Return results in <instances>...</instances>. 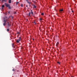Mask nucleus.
<instances>
[{
  "label": "nucleus",
  "instance_id": "nucleus-2",
  "mask_svg": "<svg viewBox=\"0 0 77 77\" xmlns=\"http://www.w3.org/2000/svg\"><path fill=\"white\" fill-rule=\"evenodd\" d=\"M5 19L4 20V23H3V25L4 26H5L6 24V23L7 20H6V19H5V18L4 19Z\"/></svg>",
  "mask_w": 77,
  "mask_h": 77
},
{
  "label": "nucleus",
  "instance_id": "nucleus-3",
  "mask_svg": "<svg viewBox=\"0 0 77 77\" xmlns=\"http://www.w3.org/2000/svg\"><path fill=\"white\" fill-rule=\"evenodd\" d=\"M5 5L6 6V7H8V6H10V5L6 3H5Z\"/></svg>",
  "mask_w": 77,
  "mask_h": 77
},
{
  "label": "nucleus",
  "instance_id": "nucleus-1",
  "mask_svg": "<svg viewBox=\"0 0 77 77\" xmlns=\"http://www.w3.org/2000/svg\"><path fill=\"white\" fill-rule=\"evenodd\" d=\"M6 20L8 26L9 27L11 26V23L10 21H9V19H7Z\"/></svg>",
  "mask_w": 77,
  "mask_h": 77
},
{
  "label": "nucleus",
  "instance_id": "nucleus-16",
  "mask_svg": "<svg viewBox=\"0 0 77 77\" xmlns=\"http://www.w3.org/2000/svg\"><path fill=\"white\" fill-rule=\"evenodd\" d=\"M57 63H58V64H60V63L59 62H57Z\"/></svg>",
  "mask_w": 77,
  "mask_h": 77
},
{
  "label": "nucleus",
  "instance_id": "nucleus-23",
  "mask_svg": "<svg viewBox=\"0 0 77 77\" xmlns=\"http://www.w3.org/2000/svg\"><path fill=\"white\" fill-rule=\"evenodd\" d=\"M42 18H40V20L41 21V20H42Z\"/></svg>",
  "mask_w": 77,
  "mask_h": 77
},
{
  "label": "nucleus",
  "instance_id": "nucleus-22",
  "mask_svg": "<svg viewBox=\"0 0 77 77\" xmlns=\"http://www.w3.org/2000/svg\"><path fill=\"white\" fill-rule=\"evenodd\" d=\"M34 23H35V24H36V23L35 22H34Z\"/></svg>",
  "mask_w": 77,
  "mask_h": 77
},
{
  "label": "nucleus",
  "instance_id": "nucleus-31",
  "mask_svg": "<svg viewBox=\"0 0 77 77\" xmlns=\"http://www.w3.org/2000/svg\"><path fill=\"white\" fill-rule=\"evenodd\" d=\"M74 12V11H72V12Z\"/></svg>",
  "mask_w": 77,
  "mask_h": 77
},
{
  "label": "nucleus",
  "instance_id": "nucleus-21",
  "mask_svg": "<svg viewBox=\"0 0 77 77\" xmlns=\"http://www.w3.org/2000/svg\"><path fill=\"white\" fill-rule=\"evenodd\" d=\"M18 3H19V2H17L16 3V5H18Z\"/></svg>",
  "mask_w": 77,
  "mask_h": 77
},
{
  "label": "nucleus",
  "instance_id": "nucleus-29",
  "mask_svg": "<svg viewBox=\"0 0 77 77\" xmlns=\"http://www.w3.org/2000/svg\"><path fill=\"white\" fill-rule=\"evenodd\" d=\"M5 18H7V17H6V16H5Z\"/></svg>",
  "mask_w": 77,
  "mask_h": 77
},
{
  "label": "nucleus",
  "instance_id": "nucleus-25",
  "mask_svg": "<svg viewBox=\"0 0 77 77\" xmlns=\"http://www.w3.org/2000/svg\"><path fill=\"white\" fill-rule=\"evenodd\" d=\"M12 71H15V70H14V69H13V70H12Z\"/></svg>",
  "mask_w": 77,
  "mask_h": 77
},
{
  "label": "nucleus",
  "instance_id": "nucleus-28",
  "mask_svg": "<svg viewBox=\"0 0 77 77\" xmlns=\"http://www.w3.org/2000/svg\"><path fill=\"white\" fill-rule=\"evenodd\" d=\"M10 12L9 11L8 12V14H10Z\"/></svg>",
  "mask_w": 77,
  "mask_h": 77
},
{
  "label": "nucleus",
  "instance_id": "nucleus-9",
  "mask_svg": "<svg viewBox=\"0 0 77 77\" xmlns=\"http://www.w3.org/2000/svg\"><path fill=\"white\" fill-rule=\"evenodd\" d=\"M5 7V5H2V9H3V8H4Z\"/></svg>",
  "mask_w": 77,
  "mask_h": 77
},
{
  "label": "nucleus",
  "instance_id": "nucleus-8",
  "mask_svg": "<svg viewBox=\"0 0 77 77\" xmlns=\"http://www.w3.org/2000/svg\"><path fill=\"white\" fill-rule=\"evenodd\" d=\"M26 0V1H27V2L28 3H29V5H30V2H29L28 1V0Z\"/></svg>",
  "mask_w": 77,
  "mask_h": 77
},
{
  "label": "nucleus",
  "instance_id": "nucleus-5",
  "mask_svg": "<svg viewBox=\"0 0 77 77\" xmlns=\"http://www.w3.org/2000/svg\"><path fill=\"white\" fill-rule=\"evenodd\" d=\"M20 40L17 39V43H19V42H20Z\"/></svg>",
  "mask_w": 77,
  "mask_h": 77
},
{
  "label": "nucleus",
  "instance_id": "nucleus-24",
  "mask_svg": "<svg viewBox=\"0 0 77 77\" xmlns=\"http://www.w3.org/2000/svg\"><path fill=\"white\" fill-rule=\"evenodd\" d=\"M17 34H20V32H18L17 33Z\"/></svg>",
  "mask_w": 77,
  "mask_h": 77
},
{
  "label": "nucleus",
  "instance_id": "nucleus-32",
  "mask_svg": "<svg viewBox=\"0 0 77 77\" xmlns=\"http://www.w3.org/2000/svg\"><path fill=\"white\" fill-rule=\"evenodd\" d=\"M71 77H74L73 76H72Z\"/></svg>",
  "mask_w": 77,
  "mask_h": 77
},
{
  "label": "nucleus",
  "instance_id": "nucleus-18",
  "mask_svg": "<svg viewBox=\"0 0 77 77\" xmlns=\"http://www.w3.org/2000/svg\"><path fill=\"white\" fill-rule=\"evenodd\" d=\"M21 7H23V4H21Z\"/></svg>",
  "mask_w": 77,
  "mask_h": 77
},
{
  "label": "nucleus",
  "instance_id": "nucleus-12",
  "mask_svg": "<svg viewBox=\"0 0 77 77\" xmlns=\"http://www.w3.org/2000/svg\"><path fill=\"white\" fill-rule=\"evenodd\" d=\"M63 9H61L60 11V12H62L63 11Z\"/></svg>",
  "mask_w": 77,
  "mask_h": 77
},
{
  "label": "nucleus",
  "instance_id": "nucleus-17",
  "mask_svg": "<svg viewBox=\"0 0 77 77\" xmlns=\"http://www.w3.org/2000/svg\"><path fill=\"white\" fill-rule=\"evenodd\" d=\"M4 1L6 2H7V0H4Z\"/></svg>",
  "mask_w": 77,
  "mask_h": 77
},
{
  "label": "nucleus",
  "instance_id": "nucleus-27",
  "mask_svg": "<svg viewBox=\"0 0 77 77\" xmlns=\"http://www.w3.org/2000/svg\"><path fill=\"white\" fill-rule=\"evenodd\" d=\"M28 7V6H27V5H26V7Z\"/></svg>",
  "mask_w": 77,
  "mask_h": 77
},
{
  "label": "nucleus",
  "instance_id": "nucleus-7",
  "mask_svg": "<svg viewBox=\"0 0 77 77\" xmlns=\"http://www.w3.org/2000/svg\"><path fill=\"white\" fill-rule=\"evenodd\" d=\"M33 8H36V6H35V5H33Z\"/></svg>",
  "mask_w": 77,
  "mask_h": 77
},
{
  "label": "nucleus",
  "instance_id": "nucleus-13",
  "mask_svg": "<svg viewBox=\"0 0 77 77\" xmlns=\"http://www.w3.org/2000/svg\"><path fill=\"white\" fill-rule=\"evenodd\" d=\"M19 40H20V41L21 40V37H20L19 38Z\"/></svg>",
  "mask_w": 77,
  "mask_h": 77
},
{
  "label": "nucleus",
  "instance_id": "nucleus-15",
  "mask_svg": "<svg viewBox=\"0 0 77 77\" xmlns=\"http://www.w3.org/2000/svg\"><path fill=\"white\" fill-rule=\"evenodd\" d=\"M30 12H29V16L30 17Z\"/></svg>",
  "mask_w": 77,
  "mask_h": 77
},
{
  "label": "nucleus",
  "instance_id": "nucleus-10",
  "mask_svg": "<svg viewBox=\"0 0 77 77\" xmlns=\"http://www.w3.org/2000/svg\"><path fill=\"white\" fill-rule=\"evenodd\" d=\"M8 7V9H11V6H9Z\"/></svg>",
  "mask_w": 77,
  "mask_h": 77
},
{
  "label": "nucleus",
  "instance_id": "nucleus-35",
  "mask_svg": "<svg viewBox=\"0 0 77 77\" xmlns=\"http://www.w3.org/2000/svg\"><path fill=\"white\" fill-rule=\"evenodd\" d=\"M1 0H0V1H1Z\"/></svg>",
  "mask_w": 77,
  "mask_h": 77
},
{
  "label": "nucleus",
  "instance_id": "nucleus-14",
  "mask_svg": "<svg viewBox=\"0 0 77 77\" xmlns=\"http://www.w3.org/2000/svg\"><path fill=\"white\" fill-rule=\"evenodd\" d=\"M31 14H33V11H32V10H31Z\"/></svg>",
  "mask_w": 77,
  "mask_h": 77
},
{
  "label": "nucleus",
  "instance_id": "nucleus-11",
  "mask_svg": "<svg viewBox=\"0 0 77 77\" xmlns=\"http://www.w3.org/2000/svg\"><path fill=\"white\" fill-rule=\"evenodd\" d=\"M59 45V42H57L56 45V46H57V45Z\"/></svg>",
  "mask_w": 77,
  "mask_h": 77
},
{
  "label": "nucleus",
  "instance_id": "nucleus-6",
  "mask_svg": "<svg viewBox=\"0 0 77 77\" xmlns=\"http://www.w3.org/2000/svg\"><path fill=\"white\" fill-rule=\"evenodd\" d=\"M8 3H11V0H9Z\"/></svg>",
  "mask_w": 77,
  "mask_h": 77
},
{
  "label": "nucleus",
  "instance_id": "nucleus-20",
  "mask_svg": "<svg viewBox=\"0 0 77 77\" xmlns=\"http://www.w3.org/2000/svg\"><path fill=\"white\" fill-rule=\"evenodd\" d=\"M7 31H8V32H9V29H7Z\"/></svg>",
  "mask_w": 77,
  "mask_h": 77
},
{
  "label": "nucleus",
  "instance_id": "nucleus-26",
  "mask_svg": "<svg viewBox=\"0 0 77 77\" xmlns=\"http://www.w3.org/2000/svg\"><path fill=\"white\" fill-rule=\"evenodd\" d=\"M16 14V12H15L14 13V14Z\"/></svg>",
  "mask_w": 77,
  "mask_h": 77
},
{
  "label": "nucleus",
  "instance_id": "nucleus-33",
  "mask_svg": "<svg viewBox=\"0 0 77 77\" xmlns=\"http://www.w3.org/2000/svg\"><path fill=\"white\" fill-rule=\"evenodd\" d=\"M33 40H34V39H33Z\"/></svg>",
  "mask_w": 77,
  "mask_h": 77
},
{
  "label": "nucleus",
  "instance_id": "nucleus-34",
  "mask_svg": "<svg viewBox=\"0 0 77 77\" xmlns=\"http://www.w3.org/2000/svg\"><path fill=\"white\" fill-rule=\"evenodd\" d=\"M27 21H28V20L27 19Z\"/></svg>",
  "mask_w": 77,
  "mask_h": 77
},
{
  "label": "nucleus",
  "instance_id": "nucleus-19",
  "mask_svg": "<svg viewBox=\"0 0 77 77\" xmlns=\"http://www.w3.org/2000/svg\"><path fill=\"white\" fill-rule=\"evenodd\" d=\"M41 15H44V13H42Z\"/></svg>",
  "mask_w": 77,
  "mask_h": 77
},
{
  "label": "nucleus",
  "instance_id": "nucleus-30",
  "mask_svg": "<svg viewBox=\"0 0 77 77\" xmlns=\"http://www.w3.org/2000/svg\"><path fill=\"white\" fill-rule=\"evenodd\" d=\"M4 0H2V2H4Z\"/></svg>",
  "mask_w": 77,
  "mask_h": 77
},
{
  "label": "nucleus",
  "instance_id": "nucleus-4",
  "mask_svg": "<svg viewBox=\"0 0 77 77\" xmlns=\"http://www.w3.org/2000/svg\"><path fill=\"white\" fill-rule=\"evenodd\" d=\"M12 47H13V48H15V46H14V44L13 43L12 44Z\"/></svg>",
  "mask_w": 77,
  "mask_h": 77
}]
</instances>
